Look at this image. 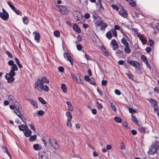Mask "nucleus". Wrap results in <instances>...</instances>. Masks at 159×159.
Here are the masks:
<instances>
[{
	"label": "nucleus",
	"instance_id": "35",
	"mask_svg": "<svg viewBox=\"0 0 159 159\" xmlns=\"http://www.w3.org/2000/svg\"><path fill=\"white\" fill-rule=\"evenodd\" d=\"M115 53L117 55H120L122 53V52L121 50H119L118 49H116L115 50Z\"/></svg>",
	"mask_w": 159,
	"mask_h": 159
},
{
	"label": "nucleus",
	"instance_id": "55",
	"mask_svg": "<svg viewBox=\"0 0 159 159\" xmlns=\"http://www.w3.org/2000/svg\"><path fill=\"white\" fill-rule=\"evenodd\" d=\"M68 109L70 111H72L73 110V107L71 104L68 106Z\"/></svg>",
	"mask_w": 159,
	"mask_h": 159
},
{
	"label": "nucleus",
	"instance_id": "22",
	"mask_svg": "<svg viewBox=\"0 0 159 159\" xmlns=\"http://www.w3.org/2000/svg\"><path fill=\"white\" fill-rule=\"evenodd\" d=\"M125 47L124 48V51L125 53L127 54H129L131 52V50L129 45L128 46H125Z\"/></svg>",
	"mask_w": 159,
	"mask_h": 159
},
{
	"label": "nucleus",
	"instance_id": "51",
	"mask_svg": "<svg viewBox=\"0 0 159 159\" xmlns=\"http://www.w3.org/2000/svg\"><path fill=\"white\" fill-rule=\"evenodd\" d=\"M30 128L32 129L33 131H34V132H36V130L35 129L34 126L33 125H30Z\"/></svg>",
	"mask_w": 159,
	"mask_h": 159
},
{
	"label": "nucleus",
	"instance_id": "36",
	"mask_svg": "<svg viewBox=\"0 0 159 159\" xmlns=\"http://www.w3.org/2000/svg\"><path fill=\"white\" fill-rule=\"evenodd\" d=\"M54 34L55 36L58 37L60 35V32L58 31H55L54 32Z\"/></svg>",
	"mask_w": 159,
	"mask_h": 159
},
{
	"label": "nucleus",
	"instance_id": "63",
	"mask_svg": "<svg viewBox=\"0 0 159 159\" xmlns=\"http://www.w3.org/2000/svg\"><path fill=\"white\" fill-rule=\"evenodd\" d=\"M126 75L128 76L129 78L132 79L133 78V77L131 74H126Z\"/></svg>",
	"mask_w": 159,
	"mask_h": 159
},
{
	"label": "nucleus",
	"instance_id": "62",
	"mask_svg": "<svg viewBox=\"0 0 159 159\" xmlns=\"http://www.w3.org/2000/svg\"><path fill=\"white\" fill-rule=\"evenodd\" d=\"M119 64L120 65H122L124 64V61L122 60H119L118 62Z\"/></svg>",
	"mask_w": 159,
	"mask_h": 159
},
{
	"label": "nucleus",
	"instance_id": "60",
	"mask_svg": "<svg viewBox=\"0 0 159 159\" xmlns=\"http://www.w3.org/2000/svg\"><path fill=\"white\" fill-rule=\"evenodd\" d=\"M107 81L106 80H102V84L103 85H105L107 84Z\"/></svg>",
	"mask_w": 159,
	"mask_h": 159
},
{
	"label": "nucleus",
	"instance_id": "27",
	"mask_svg": "<svg viewBox=\"0 0 159 159\" xmlns=\"http://www.w3.org/2000/svg\"><path fill=\"white\" fill-rule=\"evenodd\" d=\"M107 37L109 39H111L112 35L111 31H109L106 34Z\"/></svg>",
	"mask_w": 159,
	"mask_h": 159
},
{
	"label": "nucleus",
	"instance_id": "40",
	"mask_svg": "<svg viewBox=\"0 0 159 159\" xmlns=\"http://www.w3.org/2000/svg\"><path fill=\"white\" fill-rule=\"evenodd\" d=\"M111 44L112 45V46L115 45L117 44L116 41L114 39H112L111 42Z\"/></svg>",
	"mask_w": 159,
	"mask_h": 159
},
{
	"label": "nucleus",
	"instance_id": "1",
	"mask_svg": "<svg viewBox=\"0 0 159 159\" xmlns=\"http://www.w3.org/2000/svg\"><path fill=\"white\" fill-rule=\"evenodd\" d=\"M8 64L9 65L11 66V69L10 72L7 74L5 78L7 80L8 83H11L14 80L13 77L15 75V71L18 70V67L14 63L13 61L11 60H9Z\"/></svg>",
	"mask_w": 159,
	"mask_h": 159
},
{
	"label": "nucleus",
	"instance_id": "20",
	"mask_svg": "<svg viewBox=\"0 0 159 159\" xmlns=\"http://www.w3.org/2000/svg\"><path fill=\"white\" fill-rule=\"evenodd\" d=\"M40 38V35L39 33H36L34 36V39L37 42L39 43Z\"/></svg>",
	"mask_w": 159,
	"mask_h": 159
},
{
	"label": "nucleus",
	"instance_id": "2",
	"mask_svg": "<svg viewBox=\"0 0 159 159\" xmlns=\"http://www.w3.org/2000/svg\"><path fill=\"white\" fill-rule=\"evenodd\" d=\"M34 86L35 88L40 92H42L43 90L47 92L49 89V88L47 86L43 85V84L40 83L39 80H37L35 83Z\"/></svg>",
	"mask_w": 159,
	"mask_h": 159
},
{
	"label": "nucleus",
	"instance_id": "10",
	"mask_svg": "<svg viewBox=\"0 0 159 159\" xmlns=\"http://www.w3.org/2000/svg\"><path fill=\"white\" fill-rule=\"evenodd\" d=\"M128 62L131 65L135 68L139 67L140 65L139 62L134 60H130Z\"/></svg>",
	"mask_w": 159,
	"mask_h": 159
},
{
	"label": "nucleus",
	"instance_id": "15",
	"mask_svg": "<svg viewBox=\"0 0 159 159\" xmlns=\"http://www.w3.org/2000/svg\"><path fill=\"white\" fill-rule=\"evenodd\" d=\"M130 40L129 39H125V38H122L121 42L123 44L124 47L128 46V45H129V43L128 41H129Z\"/></svg>",
	"mask_w": 159,
	"mask_h": 159
},
{
	"label": "nucleus",
	"instance_id": "12",
	"mask_svg": "<svg viewBox=\"0 0 159 159\" xmlns=\"http://www.w3.org/2000/svg\"><path fill=\"white\" fill-rule=\"evenodd\" d=\"M94 18V22L95 24V25L97 26L99 24L100 22L102 21V20L101 19L99 16L97 17L93 16Z\"/></svg>",
	"mask_w": 159,
	"mask_h": 159
},
{
	"label": "nucleus",
	"instance_id": "38",
	"mask_svg": "<svg viewBox=\"0 0 159 159\" xmlns=\"http://www.w3.org/2000/svg\"><path fill=\"white\" fill-rule=\"evenodd\" d=\"M39 100L40 102L43 104H46V102L45 101L43 98H42L41 97H39Z\"/></svg>",
	"mask_w": 159,
	"mask_h": 159
},
{
	"label": "nucleus",
	"instance_id": "29",
	"mask_svg": "<svg viewBox=\"0 0 159 159\" xmlns=\"http://www.w3.org/2000/svg\"><path fill=\"white\" fill-rule=\"evenodd\" d=\"M61 88L62 89V91L64 93H66L67 92L66 88V85L64 84H62Z\"/></svg>",
	"mask_w": 159,
	"mask_h": 159
},
{
	"label": "nucleus",
	"instance_id": "52",
	"mask_svg": "<svg viewBox=\"0 0 159 159\" xmlns=\"http://www.w3.org/2000/svg\"><path fill=\"white\" fill-rule=\"evenodd\" d=\"M141 59L143 62L147 60L146 57L144 55H142L141 56Z\"/></svg>",
	"mask_w": 159,
	"mask_h": 159
},
{
	"label": "nucleus",
	"instance_id": "26",
	"mask_svg": "<svg viewBox=\"0 0 159 159\" xmlns=\"http://www.w3.org/2000/svg\"><path fill=\"white\" fill-rule=\"evenodd\" d=\"M22 20L24 23L26 25L29 22L28 18L26 16H24L22 18Z\"/></svg>",
	"mask_w": 159,
	"mask_h": 159
},
{
	"label": "nucleus",
	"instance_id": "25",
	"mask_svg": "<svg viewBox=\"0 0 159 159\" xmlns=\"http://www.w3.org/2000/svg\"><path fill=\"white\" fill-rule=\"evenodd\" d=\"M153 106H155L157 104L156 101L152 99H148Z\"/></svg>",
	"mask_w": 159,
	"mask_h": 159
},
{
	"label": "nucleus",
	"instance_id": "28",
	"mask_svg": "<svg viewBox=\"0 0 159 159\" xmlns=\"http://www.w3.org/2000/svg\"><path fill=\"white\" fill-rule=\"evenodd\" d=\"M30 137L29 140L31 142H33L36 139L37 135H34Z\"/></svg>",
	"mask_w": 159,
	"mask_h": 159
},
{
	"label": "nucleus",
	"instance_id": "54",
	"mask_svg": "<svg viewBox=\"0 0 159 159\" xmlns=\"http://www.w3.org/2000/svg\"><path fill=\"white\" fill-rule=\"evenodd\" d=\"M122 33V34L124 36V37L122 38H125V39H129V37L126 35V34H125V33H124V32H123Z\"/></svg>",
	"mask_w": 159,
	"mask_h": 159
},
{
	"label": "nucleus",
	"instance_id": "34",
	"mask_svg": "<svg viewBox=\"0 0 159 159\" xmlns=\"http://www.w3.org/2000/svg\"><path fill=\"white\" fill-rule=\"evenodd\" d=\"M154 42L152 39H150L149 40V42L148 44L151 47L154 44Z\"/></svg>",
	"mask_w": 159,
	"mask_h": 159
},
{
	"label": "nucleus",
	"instance_id": "3",
	"mask_svg": "<svg viewBox=\"0 0 159 159\" xmlns=\"http://www.w3.org/2000/svg\"><path fill=\"white\" fill-rule=\"evenodd\" d=\"M159 143L158 142L153 143L152 145L149 148L148 151V154L150 155L154 154L156 153L158 148Z\"/></svg>",
	"mask_w": 159,
	"mask_h": 159
},
{
	"label": "nucleus",
	"instance_id": "39",
	"mask_svg": "<svg viewBox=\"0 0 159 159\" xmlns=\"http://www.w3.org/2000/svg\"><path fill=\"white\" fill-rule=\"evenodd\" d=\"M6 54L10 58H12L13 57V55H12V54L9 51H7L6 52Z\"/></svg>",
	"mask_w": 159,
	"mask_h": 159
},
{
	"label": "nucleus",
	"instance_id": "44",
	"mask_svg": "<svg viewBox=\"0 0 159 159\" xmlns=\"http://www.w3.org/2000/svg\"><path fill=\"white\" fill-rule=\"evenodd\" d=\"M119 45L118 44H116L112 46V49L113 50H115L118 48Z\"/></svg>",
	"mask_w": 159,
	"mask_h": 159
},
{
	"label": "nucleus",
	"instance_id": "13",
	"mask_svg": "<svg viewBox=\"0 0 159 159\" xmlns=\"http://www.w3.org/2000/svg\"><path fill=\"white\" fill-rule=\"evenodd\" d=\"M39 159H48V155L46 152H43L42 154L39 153Z\"/></svg>",
	"mask_w": 159,
	"mask_h": 159
},
{
	"label": "nucleus",
	"instance_id": "58",
	"mask_svg": "<svg viewBox=\"0 0 159 159\" xmlns=\"http://www.w3.org/2000/svg\"><path fill=\"white\" fill-rule=\"evenodd\" d=\"M131 133L133 135H135L137 134V131L134 129H132L131 131Z\"/></svg>",
	"mask_w": 159,
	"mask_h": 159
},
{
	"label": "nucleus",
	"instance_id": "45",
	"mask_svg": "<svg viewBox=\"0 0 159 159\" xmlns=\"http://www.w3.org/2000/svg\"><path fill=\"white\" fill-rule=\"evenodd\" d=\"M115 93L117 95H119L121 94V92L118 89H115Z\"/></svg>",
	"mask_w": 159,
	"mask_h": 159
},
{
	"label": "nucleus",
	"instance_id": "23",
	"mask_svg": "<svg viewBox=\"0 0 159 159\" xmlns=\"http://www.w3.org/2000/svg\"><path fill=\"white\" fill-rule=\"evenodd\" d=\"M18 109H19V107L18 108V109L17 108H16L15 110H14V112L19 117H20V116H22V115Z\"/></svg>",
	"mask_w": 159,
	"mask_h": 159
},
{
	"label": "nucleus",
	"instance_id": "31",
	"mask_svg": "<svg viewBox=\"0 0 159 159\" xmlns=\"http://www.w3.org/2000/svg\"><path fill=\"white\" fill-rule=\"evenodd\" d=\"M33 147L34 150L37 151L39 148V145L38 144H35L33 145Z\"/></svg>",
	"mask_w": 159,
	"mask_h": 159
},
{
	"label": "nucleus",
	"instance_id": "14",
	"mask_svg": "<svg viewBox=\"0 0 159 159\" xmlns=\"http://www.w3.org/2000/svg\"><path fill=\"white\" fill-rule=\"evenodd\" d=\"M37 80H39L40 83L43 84L44 83H48L49 82V81L48 80L47 78L45 76H43L41 79H39Z\"/></svg>",
	"mask_w": 159,
	"mask_h": 159
},
{
	"label": "nucleus",
	"instance_id": "59",
	"mask_svg": "<svg viewBox=\"0 0 159 159\" xmlns=\"http://www.w3.org/2000/svg\"><path fill=\"white\" fill-rule=\"evenodd\" d=\"M59 70L60 72H63L64 70V69L63 67L60 66L59 68Z\"/></svg>",
	"mask_w": 159,
	"mask_h": 159
},
{
	"label": "nucleus",
	"instance_id": "37",
	"mask_svg": "<svg viewBox=\"0 0 159 159\" xmlns=\"http://www.w3.org/2000/svg\"><path fill=\"white\" fill-rule=\"evenodd\" d=\"M71 120H67V121L66 125L70 127L71 126Z\"/></svg>",
	"mask_w": 159,
	"mask_h": 159
},
{
	"label": "nucleus",
	"instance_id": "42",
	"mask_svg": "<svg viewBox=\"0 0 159 159\" xmlns=\"http://www.w3.org/2000/svg\"><path fill=\"white\" fill-rule=\"evenodd\" d=\"M96 103L97 104V106L99 109H101L102 108V106L101 104L98 103V102H97Z\"/></svg>",
	"mask_w": 159,
	"mask_h": 159
},
{
	"label": "nucleus",
	"instance_id": "7",
	"mask_svg": "<svg viewBox=\"0 0 159 159\" xmlns=\"http://www.w3.org/2000/svg\"><path fill=\"white\" fill-rule=\"evenodd\" d=\"M108 25L107 24L104 22L103 21H102L101 23L98 24L97 26V27H100V29L102 30H105L106 28L107 27Z\"/></svg>",
	"mask_w": 159,
	"mask_h": 159
},
{
	"label": "nucleus",
	"instance_id": "18",
	"mask_svg": "<svg viewBox=\"0 0 159 159\" xmlns=\"http://www.w3.org/2000/svg\"><path fill=\"white\" fill-rule=\"evenodd\" d=\"M25 135L27 137H29L31 136L32 133L31 131L29 129H27L24 132Z\"/></svg>",
	"mask_w": 159,
	"mask_h": 159
},
{
	"label": "nucleus",
	"instance_id": "9",
	"mask_svg": "<svg viewBox=\"0 0 159 159\" xmlns=\"http://www.w3.org/2000/svg\"><path fill=\"white\" fill-rule=\"evenodd\" d=\"M64 56L65 58L69 61L70 62L71 65H72L73 62L72 58L70 55L67 52H65L64 54Z\"/></svg>",
	"mask_w": 159,
	"mask_h": 159
},
{
	"label": "nucleus",
	"instance_id": "16",
	"mask_svg": "<svg viewBox=\"0 0 159 159\" xmlns=\"http://www.w3.org/2000/svg\"><path fill=\"white\" fill-rule=\"evenodd\" d=\"M8 99L10 102L12 104H15L16 102V100L12 95H10L8 97Z\"/></svg>",
	"mask_w": 159,
	"mask_h": 159
},
{
	"label": "nucleus",
	"instance_id": "53",
	"mask_svg": "<svg viewBox=\"0 0 159 159\" xmlns=\"http://www.w3.org/2000/svg\"><path fill=\"white\" fill-rule=\"evenodd\" d=\"M77 48L78 50H81L82 48V47L81 45L79 44L77 45Z\"/></svg>",
	"mask_w": 159,
	"mask_h": 159
},
{
	"label": "nucleus",
	"instance_id": "5",
	"mask_svg": "<svg viewBox=\"0 0 159 159\" xmlns=\"http://www.w3.org/2000/svg\"><path fill=\"white\" fill-rule=\"evenodd\" d=\"M72 77L78 84H82L83 83V80H82V78L79 74H73Z\"/></svg>",
	"mask_w": 159,
	"mask_h": 159
},
{
	"label": "nucleus",
	"instance_id": "46",
	"mask_svg": "<svg viewBox=\"0 0 159 159\" xmlns=\"http://www.w3.org/2000/svg\"><path fill=\"white\" fill-rule=\"evenodd\" d=\"M14 104V105H11L9 106L10 108L12 110L14 109L15 108H16H16H17V107H16V105H15L14 104Z\"/></svg>",
	"mask_w": 159,
	"mask_h": 159
},
{
	"label": "nucleus",
	"instance_id": "50",
	"mask_svg": "<svg viewBox=\"0 0 159 159\" xmlns=\"http://www.w3.org/2000/svg\"><path fill=\"white\" fill-rule=\"evenodd\" d=\"M130 4L132 6H134L135 5V2L132 0H130Z\"/></svg>",
	"mask_w": 159,
	"mask_h": 159
},
{
	"label": "nucleus",
	"instance_id": "17",
	"mask_svg": "<svg viewBox=\"0 0 159 159\" xmlns=\"http://www.w3.org/2000/svg\"><path fill=\"white\" fill-rule=\"evenodd\" d=\"M73 30L76 32L80 33L81 32V30L80 29L79 26L76 24H75L73 25Z\"/></svg>",
	"mask_w": 159,
	"mask_h": 159
},
{
	"label": "nucleus",
	"instance_id": "48",
	"mask_svg": "<svg viewBox=\"0 0 159 159\" xmlns=\"http://www.w3.org/2000/svg\"><path fill=\"white\" fill-rule=\"evenodd\" d=\"M84 17L86 19H88L90 17V15L89 13H87L85 14Z\"/></svg>",
	"mask_w": 159,
	"mask_h": 159
},
{
	"label": "nucleus",
	"instance_id": "19",
	"mask_svg": "<svg viewBox=\"0 0 159 159\" xmlns=\"http://www.w3.org/2000/svg\"><path fill=\"white\" fill-rule=\"evenodd\" d=\"M131 121L134 123L135 124H137L138 125H139V121L137 120L136 117L133 116V114L132 115V118L131 119Z\"/></svg>",
	"mask_w": 159,
	"mask_h": 159
},
{
	"label": "nucleus",
	"instance_id": "30",
	"mask_svg": "<svg viewBox=\"0 0 159 159\" xmlns=\"http://www.w3.org/2000/svg\"><path fill=\"white\" fill-rule=\"evenodd\" d=\"M115 121L118 123H120L122 122V120L120 118L116 116L114 118Z\"/></svg>",
	"mask_w": 159,
	"mask_h": 159
},
{
	"label": "nucleus",
	"instance_id": "21",
	"mask_svg": "<svg viewBox=\"0 0 159 159\" xmlns=\"http://www.w3.org/2000/svg\"><path fill=\"white\" fill-rule=\"evenodd\" d=\"M28 126L26 125H21L19 126V129L20 131H24L26 129Z\"/></svg>",
	"mask_w": 159,
	"mask_h": 159
},
{
	"label": "nucleus",
	"instance_id": "6",
	"mask_svg": "<svg viewBox=\"0 0 159 159\" xmlns=\"http://www.w3.org/2000/svg\"><path fill=\"white\" fill-rule=\"evenodd\" d=\"M0 17L3 20H7L8 18L9 15L3 8L2 9V12H0Z\"/></svg>",
	"mask_w": 159,
	"mask_h": 159
},
{
	"label": "nucleus",
	"instance_id": "41",
	"mask_svg": "<svg viewBox=\"0 0 159 159\" xmlns=\"http://www.w3.org/2000/svg\"><path fill=\"white\" fill-rule=\"evenodd\" d=\"M129 112L131 113H135L136 112V111L135 110L133 109V108H129Z\"/></svg>",
	"mask_w": 159,
	"mask_h": 159
},
{
	"label": "nucleus",
	"instance_id": "64",
	"mask_svg": "<svg viewBox=\"0 0 159 159\" xmlns=\"http://www.w3.org/2000/svg\"><path fill=\"white\" fill-rule=\"evenodd\" d=\"M125 148V145H124V144L123 143H122L121 144V149H124Z\"/></svg>",
	"mask_w": 159,
	"mask_h": 159
},
{
	"label": "nucleus",
	"instance_id": "43",
	"mask_svg": "<svg viewBox=\"0 0 159 159\" xmlns=\"http://www.w3.org/2000/svg\"><path fill=\"white\" fill-rule=\"evenodd\" d=\"M112 7L114 9H116L117 11H118L119 10V8L116 5H112Z\"/></svg>",
	"mask_w": 159,
	"mask_h": 159
},
{
	"label": "nucleus",
	"instance_id": "33",
	"mask_svg": "<svg viewBox=\"0 0 159 159\" xmlns=\"http://www.w3.org/2000/svg\"><path fill=\"white\" fill-rule=\"evenodd\" d=\"M7 3L8 5L9 6V7L13 10H14L16 8L14 7V5L11 4V2H7Z\"/></svg>",
	"mask_w": 159,
	"mask_h": 159
},
{
	"label": "nucleus",
	"instance_id": "47",
	"mask_svg": "<svg viewBox=\"0 0 159 159\" xmlns=\"http://www.w3.org/2000/svg\"><path fill=\"white\" fill-rule=\"evenodd\" d=\"M111 106L112 107L113 110L115 111H116V108L113 103H111Z\"/></svg>",
	"mask_w": 159,
	"mask_h": 159
},
{
	"label": "nucleus",
	"instance_id": "32",
	"mask_svg": "<svg viewBox=\"0 0 159 159\" xmlns=\"http://www.w3.org/2000/svg\"><path fill=\"white\" fill-rule=\"evenodd\" d=\"M13 11L17 15L22 16V13L19 10L15 8Z\"/></svg>",
	"mask_w": 159,
	"mask_h": 159
},
{
	"label": "nucleus",
	"instance_id": "61",
	"mask_svg": "<svg viewBox=\"0 0 159 159\" xmlns=\"http://www.w3.org/2000/svg\"><path fill=\"white\" fill-rule=\"evenodd\" d=\"M84 79L86 81H89L90 80L88 76H86L84 77Z\"/></svg>",
	"mask_w": 159,
	"mask_h": 159
},
{
	"label": "nucleus",
	"instance_id": "8",
	"mask_svg": "<svg viewBox=\"0 0 159 159\" xmlns=\"http://www.w3.org/2000/svg\"><path fill=\"white\" fill-rule=\"evenodd\" d=\"M54 141L55 142L54 144H53V143H52L51 140L50 139L49 140V143L54 149H58L59 148L58 143L57 142L56 140H54Z\"/></svg>",
	"mask_w": 159,
	"mask_h": 159
},
{
	"label": "nucleus",
	"instance_id": "56",
	"mask_svg": "<svg viewBox=\"0 0 159 159\" xmlns=\"http://www.w3.org/2000/svg\"><path fill=\"white\" fill-rule=\"evenodd\" d=\"M139 131L141 133H143L145 131V129L144 128L141 127L139 129Z\"/></svg>",
	"mask_w": 159,
	"mask_h": 159
},
{
	"label": "nucleus",
	"instance_id": "49",
	"mask_svg": "<svg viewBox=\"0 0 159 159\" xmlns=\"http://www.w3.org/2000/svg\"><path fill=\"white\" fill-rule=\"evenodd\" d=\"M44 112L42 110H40L39 111L38 113V114L40 116H42L44 114Z\"/></svg>",
	"mask_w": 159,
	"mask_h": 159
},
{
	"label": "nucleus",
	"instance_id": "11",
	"mask_svg": "<svg viewBox=\"0 0 159 159\" xmlns=\"http://www.w3.org/2000/svg\"><path fill=\"white\" fill-rule=\"evenodd\" d=\"M119 14L124 18H126L128 16L127 12L122 7V9L120 10L118 12Z\"/></svg>",
	"mask_w": 159,
	"mask_h": 159
},
{
	"label": "nucleus",
	"instance_id": "4",
	"mask_svg": "<svg viewBox=\"0 0 159 159\" xmlns=\"http://www.w3.org/2000/svg\"><path fill=\"white\" fill-rule=\"evenodd\" d=\"M57 7L58 8V10L61 12L62 15H66L68 12L67 7L66 6L59 5L57 6Z\"/></svg>",
	"mask_w": 159,
	"mask_h": 159
},
{
	"label": "nucleus",
	"instance_id": "24",
	"mask_svg": "<svg viewBox=\"0 0 159 159\" xmlns=\"http://www.w3.org/2000/svg\"><path fill=\"white\" fill-rule=\"evenodd\" d=\"M66 115L67 117V120H71L72 118V116L71 113L70 112L68 111L66 113Z\"/></svg>",
	"mask_w": 159,
	"mask_h": 159
},
{
	"label": "nucleus",
	"instance_id": "57",
	"mask_svg": "<svg viewBox=\"0 0 159 159\" xmlns=\"http://www.w3.org/2000/svg\"><path fill=\"white\" fill-rule=\"evenodd\" d=\"M146 50L147 52L149 53L151 51V48L149 47H147L146 48Z\"/></svg>",
	"mask_w": 159,
	"mask_h": 159
}]
</instances>
